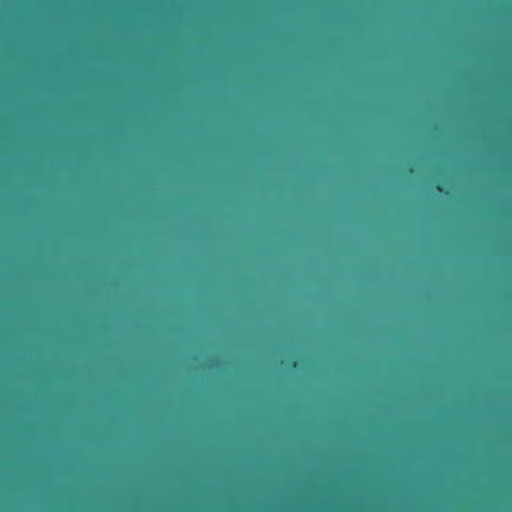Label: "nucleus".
<instances>
[{
  "mask_svg": "<svg viewBox=\"0 0 512 512\" xmlns=\"http://www.w3.org/2000/svg\"><path fill=\"white\" fill-rule=\"evenodd\" d=\"M437 191L440 192V193H444V189L441 185H437Z\"/></svg>",
  "mask_w": 512,
  "mask_h": 512,
  "instance_id": "nucleus-1",
  "label": "nucleus"
}]
</instances>
